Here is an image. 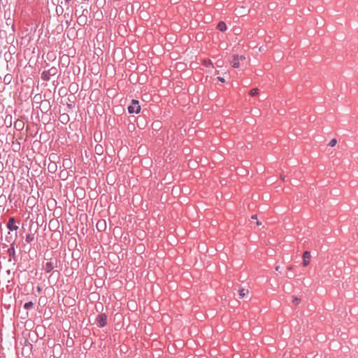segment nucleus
<instances>
[{"mask_svg": "<svg viewBox=\"0 0 358 358\" xmlns=\"http://www.w3.org/2000/svg\"><path fill=\"white\" fill-rule=\"evenodd\" d=\"M217 80L220 81L221 83H224L225 80L222 77H217Z\"/></svg>", "mask_w": 358, "mask_h": 358, "instance_id": "5701e85b", "label": "nucleus"}, {"mask_svg": "<svg viewBox=\"0 0 358 358\" xmlns=\"http://www.w3.org/2000/svg\"><path fill=\"white\" fill-rule=\"evenodd\" d=\"M6 23H7V24H10V23H11V20H10V18H8V19L7 20V22H6Z\"/></svg>", "mask_w": 358, "mask_h": 358, "instance_id": "a878e982", "label": "nucleus"}, {"mask_svg": "<svg viewBox=\"0 0 358 358\" xmlns=\"http://www.w3.org/2000/svg\"><path fill=\"white\" fill-rule=\"evenodd\" d=\"M34 239V236L33 234H27L26 236V238H25V241L27 243H31V241H33Z\"/></svg>", "mask_w": 358, "mask_h": 358, "instance_id": "dca6fc26", "label": "nucleus"}, {"mask_svg": "<svg viewBox=\"0 0 358 358\" xmlns=\"http://www.w3.org/2000/svg\"><path fill=\"white\" fill-rule=\"evenodd\" d=\"M257 225H261V224H262V223L257 220Z\"/></svg>", "mask_w": 358, "mask_h": 358, "instance_id": "7c9ffc66", "label": "nucleus"}, {"mask_svg": "<svg viewBox=\"0 0 358 358\" xmlns=\"http://www.w3.org/2000/svg\"><path fill=\"white\" fill-rule=\"evenodd\" d=\"M292 268V266H287V269H288V270H291Z\"/></svg>", "mask_w": 358, "mask_h": 358, "instance_id": "c756f323", "label": "nucleus"}, {"mask_svg": "<svg viewBox=\"0 0 358 358\" xmlns=\"http://www.w3.org/2000/svg\"><path fill=\"white\" fill-rule=\"evenodd\" d=\"M258 92H259L258 89L254 88L250 90V94L251 96H255L258 94Z\"/></svg>", "mask_w": 358, "mask_h": 358, "instance_id": "a211bd4d", "label": "nucleus"}, {"mask_svg": "<svg viewBox=\"0 0 358 358\" xmlns=\"http://www.w3.org/2000/svg\"><path fill=\"white\" fill-rule=\"evenodd\" d=\"M203 64L206 66V67H208L210 66H212L213 64H212V62L210 60V59H205L203 62Z\"/></svg>", "mask_w": 358, "mask_h": 358, "instance_id": "6ab92c4d", "label": "nucleus"}, {"mask_svg": "<svg viewBox=\"0 0 358 358\" xmlns=\"http://www.w3.org/2000/svg\"><path fill=\"white\" fill-rule=\"evenodd\" d=\"M336 143H337L336 139V138H333V139H331V140L329 141V144H328V145H329V146H331V147H334V146H335V145H336Z\"/></svg>", "mask_w": 358, "mask_h": 358, "instance_id": "aec40b11", "label": "nucleus"}, {"mask_svg": "<svg viewBox=\"0 0 358 358\" xmlns=\"http://www.w3.org/2000/svg\"><path fill=\"white\" fill-rule=\"evenodd\" d=\"M245 59V57L242 55V56H241V57H240L239 59Z\"/></svg>", "mask_w": 358, "mask_h": 358, "instance_id": "c85d7f7f", "label": "nucleus"}, {"mask_svg": "<svg viewBox=\"0 0 358 358\" xmlns=\"http://www.w3.org/2000/svg\"><path fill=\"white\" fill-rule=\"evenodd\" d=\"M128 112L130 114L132 113H138L141 111V106L139 104V101L136 99H132L131 104L128 106Z\"/></svg>", "mask_w": 358, "mask_h": 358, "instance_id": "f03ea898", "label": "nucleus"}, {"mask_svg": "<svg viewBox=\"0 0 358 358\" xmlns=\"http://www.w3.org/2000/svg\"><path fill=\"white\" fill-rule=\"evenodd\" d=\"M48 170L51 173H54L57 170V165L55 163L49 164Z\"/></svg>", "mask_w": 358, "mask_h": 358, "instance_id": "4468645a", "label": "nucleus"}, {"mask_svg": "<svg viewBox=\"0 0 358 358\" xmlns=\"http://www.w3.org/2000/svg\"><path fill=\"white\" fill-rule=\"evenodd\" d=\"M311 257L310 252L309 251H305L303 254V265L307 266L310 263V259Z\"/></svg>", "mask_w": 358, "mask_h": 358, "instance_id": "0eeeda50", "label": "nucleus"}, {"mask_svg": "<svg viewBox=\"0 0 358 358\" xmlns=\"http://www.w3.org/2000/svg\"><path fill=\"white\" fill-rule=\"evenodd\" d=\"M96 228H97L98 231H104L106 228V221L105 220H99L96 223Z\"/></svg>", "mask_w": 358, "mask_h": 358, "instance_id": "1a4fd4ad", "label": "nucleus"}, {"mask_svg": "<svg viewBox=\"0 0 358 358\" xmlns=\"http://www.w3.org/2000/svg\"><path fill=\"white\" fill-rule=\"evenodd\" d=\"M107 318L108 317L105 313H101L96 316V320L100 327H103L107 324Z\"/></svg>", "mask_w": 358, "mask_h": 358, "instance_id": "20e7f679", "label": "nucleus"}, {"mask_svg": "<svg viewBox=\"0 0 358 358\" xmlns=\"http://www.w3.org/2000/svg\"><path fill=\"white\" fill-rule=\"evenodd\" d=\"M232 67L236 69L239 67V57L238 55H233V59L231 62Z\"/></svg>", "mask_w": 358, "mask_h": 358, "instance_id": "9d476101", "label": "nucleus"}, {"mask_svg": "<svg viewBox=\"0 0 358 358\" xmlns=\"http://www.w3.org/2000/svg\"><path fill=\"white\" fill-rule=\"evenodd\" d=\"M12 79H13V76H12V75H11V74L8 73V74H6V75L4 76V78H3V81L4 84H6V85H8V84H10V82H11V80H12Z\"/></svg>", "mask_w": 358, "mask_h": 358, "instance_id": "ddd939ff", "label": "nucleus"}, {"mask_svg": "<svg viewBox=\"0 0 358 358\" xmlns=\"http://www.w3.org/2000/svg\"><path fill=\"white\" fill-rule=\"evenodd\" d=\"M300 301V299L297 298V297H295L293 300V302L295 303V304H298L299 302Z\"/></svg>", "mask_w": 358, "mask_h": 358, "instance_id": "4be33fe9", "label": "nucleus"}, {"mask_svg": "<svg viewBox=\"0 0 358 358\" xmlns=\"http://www.w3.org/2000/svg\"><path fill=\"white\" fill-rule=\"evenodd\" d=\"M14 127L16 129L19 131L22 130L24 127V123L22 121L20 120L15 121L14 123Z\"/></svg>", "mask_w": 358, "mask_h": 358, "instance_id": "f8f14e48", "label": "nucleus"}, {"mask_svg": "<svg viewBox=\"0 0 358 358\" xmlns=\"http://www.w3.org/2000/svg\"><path fill=\"white\" fill-rule=\"evenodd\" d=\"M7 253L10 257V260L11 259H13L14 261L16 260L15 249L14 247V243L10 244V247L8 249Z\"/></svg>", "mask_w": 358, "mask_h": 358, "instance_id": "423d86ee", "label": "nucleus"}, {"mask_svg": "<svg viewBox=\"0 0 358 358\" xmlns=\"http://www.w3.org/2000/svg\"><path fill=\"white\" fill-rule=\"evenodd\" d=\"M33 306H34V303L32 301L26 302L24 304V308L26 310H29L33 307Z\"/></svg>", "mask_w": 358, "mask_h": 358, "instance_id": "2eb2a0df", "label": "nucleus"}, {"mask_svg": "<svg viewBox=\"0 0 358 358\" xmlns=\"http://www.w3.org/2000/svg\"><path fill=\"white\" fill-rule=\"evenodd\" d=\"M57 73V68L55 66L51 67L48 71H44L41 74V78L45 81L50 80L52 76H55Z\"/></svg>", "mask_w": 358, "mask_h": 358, "instance_id": "f257e3e1", "label": "nucleus"}, {"mask_svg": "<svg viewBox=\"0 0 358 358\" xmlns=\"http://www.w3.org/2000/svg\"><path fill=\"white\" fill-rule=\"evenodd\" d=\"M279 269H280V266H277L275 267V270H276V271H279Z\"/></svg>", "mask_w": 358, "mask_h": 358, "instance_id": "cd10ccee", "label": "nucleus"}, {"mask_svg": "<svg viewBox=\"0 0 358 358\" xmlns=\"http://www.w3.org/2000/svg\"><path fill=\"white\" fill-rule=\"evenodd\" d=\"M95 149H96V152H99V151H101L102 150V147H99L98 148L97 146H96Z\"/></svg>", "mask_w": 358, "mask_h": 358, "instance_id": "b1692460", "label": "nucleus"}, {"mask_svg": "<svg viewBox=\"0 0 358 358\" xmlns=\"http://www.w3.org/2000/svg\"><path fill=\"white\" fill-rule=\"evenodd\" d=\"M217 29L220 31H224L227 30V27L224 22L220 21L217 25Z\"/></svg>", "mask_w": 358, "mask_h": 358, "instance_id": "9b49d317", "label": "nucleus"}, {"mask_svg": "<svg viewBox=\"0 0 358 358\" xmlns=\"http://www.w3.org/2000/svg\"><path fill=\"white\" fill-rule=\"evenodd\" d=\"M15 219L14 217L9 218L8 222L6 224L7 228L10 231H16L18 229V226L15 224Z\"/></svg>", "mask_w": 358, "mask_h": 358, "instance_id": "39448f33", "label": "nucleus"}, {"mask_svg": "<svg viewBox=\"0 0 358 358\" xmlns=\"http://www.w3.org/2000/svg\"><path fill=\"white\" fill-rule=\"evenodd\" d=\"M87 12V10L83 11V14L78 17V22L80 26H84L87 22V16L84 14V12Z\"/></svg>", "mask_w": 358, "mask_h": 358, "instance_id": "6e6552de", "label": "nucleus"}, {"mask_svg": "<svg viewBox=\"0 0 358 358\" xmlns=\"http://www.w3.org/2000/svg\"><path fill=\"white\" fill-rule=\"evenodd\" d=\"M37 291H38V292H40L41 291V287H37Z\"/></svg>", "mask_w": 358, "mask_h": 358, "instance_id": "bb28decb", "label": "nucleus"}, {"mask_svg": "<svg viewBox=\"0 0 358 358\" xmlns=\"http://www.w3.org/2000/svg\"><path fill=\"white\" fill-rule=\"evenodd\" d=\"M248 292V290H246L244 289H240L239 293H238L240 298H243Z\"/></svg>", "mask_w": 358, "mask_h": 358, "instance_id": "f3484780", "label": "nucleus"}, {"mask_svg": "<svg viewBox=\"0 0 358 358\" xmlns=\"http://www.w3.org/2000/svg\"><path fill=\"white\" fill-rule=\"evenodd\" d=\"M55 267H57V260H55V263L53 262L52 259L50 262L43 263V268L45 273L51 272Z\"/></svg>", "mask_w": 358, "mask_h": 358, "instance_id": "7ed1b4c3", "label": "nucleus"}, {"mask_svg": "<svg viewBox=\"0 0 358 358\" xmlns=\"http://www.w3.org/2000/svg\"><path fill=\"white\" fill-rule=\"evenodd\" d=\"M64 9L62 6L57 7L56 12L58 15L62 14Z\"/></svg>", "mask_w": 358, "mask_h": 358, "instance_id": "412c9836", "label": "nucleus"}, {"mask_svg": "<svg viewBox=\"0 0 358 358\" xmlns=\"http://www.w3.org/2000/svg\"><path fill=\"white\" fill-rule=\"evenodd\" d=\"M252 220H257V215H254L252 216L251 217Z\"/></svg>", "mask_w": 358, "mask_h": 358, "instance_id": "393cba45", "label": "nucleus"}]
</instances>
